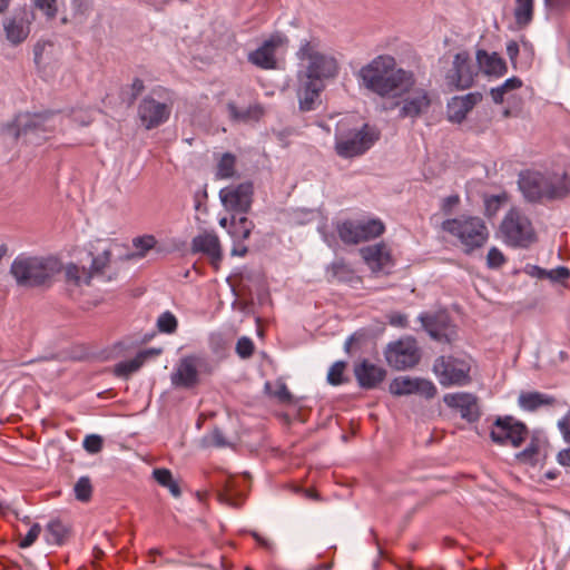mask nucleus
<instances>
[{
  "label": "nucleus",
  "instance_id": "bb28decb",
  "mask_svg": "<svg viewBox=\"0 0 570 570\" xmlns=\"http://www.w3.org/2000/svg\"><path fill=\"white\" fill-rule=\"evenodd\" d=\"M299 86L297 89L299 109L303 111L314 110L324 89V83L298 76Z\"/></svg>",
  "mask_w": 570,
  "mask_h": 570
},
{
  "label": "nucleus",
  "instance_id": "9d476101",
  "mask_svg": "<svg viewBox=\"0 0 570 570\" xmlns=\"http://www.w3.org/2000/svg\"><path fill=\"white\" fill-rule=\"evenodd\" d=\"M519 187L524 197L531 202H537L543 197L554 198V195L566 190V185L561 179L558 185H549L547 173L527 170L520 174Z\"/></svg>",
  "mask_w": 570,
  "mask_h": 570
},
{
  "label": "nucleus",
  "instance_id": "49530a36",
  "mask_svg": "<svg viewBox=\"0 0 570 570\" xmlns=\"http://www.w3.org/2000/svg\"><path fill=\"white\" fill-rule=\"evenodd\" d=\"M157 240L153 235H144L132 239L134 247L138 250V255L144 257L146 253L153 249Z\"/></svg>",
  "mask_w": 570,
  "mask_h": 570
},
{
  "label": "nucleus",
  "instance_id": "5701e85b",
  "mask_svg": "<svg viewBox=\"0 0 570 570\" xmlns=\"http://www.w3.org/2000/svg\"><path fill=\"white\" fill-rule=\"evenodd\" d=\"M481 100L482 94L478 91L452 97L446 105L448 119L451 122L461 124Z\"/></svg>",
  "mask_w": 570,
  "mask_h": 570
},
{
  "label": "nucleus",
  "instance_id": "bf43d9fd",
  "mask_svg": "<svg viewBox=\"0 0 570 570\" xmlns=\"http://www.w3.org/2000/svg\"><path fill=\"white\" fill-rule=\"evenodd\" d=\"M519 52H520V45L517 41L511 40L507 43V55L514 68H517V66H518L517 59H518Z\"/></svg>",
  "mask_w": 570,
  "mask_h": 570
},
{
  "label": "nucleus",
  "instance_id": "69168bd1",
  "mask_svg": "<svg viewBox=\"0 0 570 570\" xmlns=\"http://www.w3.org/2000/svg\"><path fill=\"white\" fill-rule=\"evenodd\" d=\"M459 200H460V198L458 195H451V196L444 198L442 208L445 212H449L452 209V207H454L459 203Z\"/></svg>",
  "mask_w": 570,
  "mask_h": 570
},
{
  "label": "nucleus",
  "instance_id": "0eeeda50",
  "mask_svg": "<svg viewBox=\"0 0 570 570\" xmlns=\"http://www.w3.org/2000/svg\"><path fill=\"white\" fill-rule=\"evenodd\" d=\"M443 230L456 237L471 252L481 247L489 237L488 228L484 222L479 217L461 216L453 219H446L442 224Z\"/></svg>",
  "mask_w": 570,
  "mask_h": 570
},
{
  "label": "nucleus",
  "instance_id": "412c9836",
  "mask_svg": "<svg viewBox=\"0 0 570 570\" xmlns=\"http://www.w3.org/2000/svg\"><path fill=\"white\" fill-rule=\"evenodd\" d=\"M420 322L429 335L439 342H450L454 335V328L446 314L422 313L419 316Z\"/></svg>",
  "mask_w": 570,
  "mask_h": 570
},
{
  "label": "nucleus",
  "instance_id": "f704fd0d",
  "mask_svg": "<svg viewBox=\"0 0 570 570\" xmlns=\"http://www.w3.org/2000/svg\"><path fill=\"white\" fill-rule=\"evenodd\" d=\"M153 476L159 485L168 489L173 497H180V488L168 469H154Z\"/></svg>",
  "mask_w": 570,
  "mask_h": 570
},
{
  "label": "nucleus",
  "instance_id": "6e6d98bb",
  "mask_svg": "<svg viewBox=\"0 0 570 570\" xmlns=\"http://www.w3.org/2000/svg\"><path fill=\"white\" fill-rule=\"evenodd\" d=\"M83 448L88 453L96 454L102 449V439L97 434L87 435L83 440Z\"/></svg>",
  "mask_w": 570,
  "mask_h": 570
},
{
  "label": "nucleus",
  "instance_id": "cd10ccee",
  "mask_svg": "<svg viewBox=\"0 0 570 570\" xmlns=\"http://www.w3.org/2000/svg\"><path fill=\"white\" fill-rule=\"evenodd\" d=\"M191 248L195 253L206 254L214 262L222 258V248L218 236L213 232H204L193 238Z\"/></svg>",
  "mask_w": 570,
  "mask_h": 570
},
{
  "label": "nucleus",
  "instance_id": "e2e57ef3",
  "mask_svg": "<svg viewBox=\"0 0 570 570\" xmlns=\"http://www.w3.org/2000/svg\"><path fill=\"white\" fill-rule=\"evenodd\" d=\"M274 396H276L282 402H289L292 400V394L284 383H279L277 385V389L274 392Z\"/></svg>",
  "mask_w": 570,
  "mask_h": 570
},
{
  "label": "nucleus",
  "instance_id": "1a4fd4ad",
  "mask_svg": "<svg viewBox=\"0 0 570 570\" xmlns=\"http://www.w3.org/2000/svg\"><path fill=\"white\" fill-rule=\"evenodd\" d=\"M385 230L380 219H345L336 223L340 239L347 245H356L381 236Z\"/></svg>",
  "mask_w": 570,
  "mask_h": 570
},
{
  "label": "nucleus",
  "instance_id": "680f3d73",
  "mask_svg": "<svg viewBox=\"0 0 570 570\" xmlns=\"http://www.w3.org/2000/svg\"><path fill=\"white\" fill-rule=\"evenodd\" d=\"M387 320L392 326L405 327L407 325V317L402 313H392L387 316Z\"/></svg>",
  "mask_w": 570,
  "mask_h": 570
},
{
  "label": "nucleus",
  "instance_id": "7ed1b4c3",
  "mask_svg": "<svg viewBox=\"0 0 570 570\" xmlns=\"http://www.w3.org/2000/svg\"><path fill=\"white\" fill-rule=\"evenodd\" d=\"M303 71L298 76L323 82L336 77L338 73V62L336 58L324 49L317 38L304 39L301 41L296 52Z\"/></svg>",
  "mask_w": 570,
  "mask_h": 570
},
{
  "label": "nucleus",
  "instance_id": "423d86ee",
  "mask_svg": "<svg viewBox=\"0 0 570 570\" xmlns=\"http://www.w3.org/2000/svg\"><path fill=\"white\" fill-rule=\"evenodd\" d=\"M500 235L505 245L527 248L537 239L534 227L529 217L519 208H511L503 217Z\"/></svg>",
  "mask_w": 570,
  "mask_h": 570
},
{
  "label": "nucleus",
  "instance_id": "6e6552de",
  "mask_svg": "<svg viewBox=\"0 0 570 570\" xmlns=\"http://www.w3.org/2000/svg\"><path fill=\"white\" fill-rule=\"evenodd\" d=\"M470 371V357L440 356L433 364V372L444 387L468 385Z\"/></svg>",
  "mask_w": 570,
  "mask_h": 570
},
{
  "label": "nucleus",
  "instance_id": "c85d7f7f",
  "mask_svg": "<svg viewBox=\"0 0 570 570\" xmlns=\"http://www.w3.org/2000/svg\"><path fill=\"white\" fill-rule=\"evenodd\" d=\"M479 69L493 77H501L507 72V63L497 52H488L480 49L476 51Z\"/></svg>",
  "mask_w": 570,
  "mask_h": 570
},
{
  "label": "nucleus",
  "instance_id": "13d9d810",
  "mask_svg": "<svg viewBox=\"0 0 570 570\" xmlns=\"http://www.w3.org/2000/svg\"><path fill=\"white\" fill-rule=\"evenodd\" d=\"M570 277V271L567 267L559 266L547 273V278L553 282H563Z\"/></svg>",
  "mask_w": 570,
  "mask_h": 570
},
{
  "label": "nucleus",
  "instance_id": "de8ad7c7",
  "mask_svg": "<svg viewBox=\"0 0 570 570\" xmlns=\"http://www.w3.org/2000/svg\"><path fill=\"white\" fill-rule=\"evenodd\" d=\"M561 179L566 185V190L561 194L554 195V198L563 197L569 193L570 178L568 177V174L564 170L547 171V180L549 181V185H558Z\"/></svg>",
  "mask_w": 570,
  "mask_h": 570
},
{
  "label": "nucleus",
  "instance_id": "864d4df0",
  "mask_svg": "<svg viewBox=\"0 0 570 570\" xmlns=\"http://www.w3.org/2000/svg\"><path fill=\"white\" fill-rule=\"evenodd\" d=\"M505 263L503 253L498 247H491L487 255V265L489 268H499Z\"/></svg>",
  "mask_w": 570,
  "mask_h": 570
},
{
  "label": "nucleus",
  "instance_id": "ea45409f",
  "mask_svg": "<svg viewBox=\"0 0 570 570\" xmlns=\"http://www.w3.org/2000/svg\"><path fill=\"white\" fill-rule=\"evenodd\" d=\"M236 157L230 153H225L218 164L216 176L220 179L232 178L235 174Z\"/></svg>",
  "mask_w": 570,
  "mask_h": 570
},
{
  "label": "nucleus",
  "instance_id": "4d7b16f0",
  "mask_svg": "<svg viewBox=\"0 0 570 570\" xmlns=\"http://www.w3.org/2000/svg\"><path fill=\"white\" fill-rule=\"evenodd\" d=\"M41 532L39 524H33L27 532V534L20 540V548H28L35 543Z\"/></svg>",
  "mask_w": 570,
  "mask_h": 570
},
{
  "label": "nucleus",
  "instance_id": "20e7f679",
  "mask_svg": "<svg viewBox=\"0 0 570 570\" xmlns=\"http://www.w3.org/2000/svg\"><path fill=\"white\" fill-rule=\"evenodd\" d=\"M350 117L342 118L336 126L335 151L342 158H353L366 153L380 138L376 127L363 124L352 127Z\"/></svg>",
  "mask_w": 570,
  "mask_h": 570
},
{
  "label": "nucleus",
  "instance_id": "8fccbe9b",
  "mask_svg": "<svg viewBox=\"0 0 570 570\" xmlns=\"http://www.w3.org/2000/svg\"><path fill=\"white\" fill-rule=\"evenodd\" d=\"M508 200V195L505 193H501L498 195H491L485 197L484 205H485V212L488 215H494L502 204H504Z\"/></svg>",
  "mask_w": 570,
  "mask_h": 570
},
{
  "label": "nucleus",
  "instance_id": "c03bdc74",
  "mask_svg": "<svg viewBox=\"0 0 570 570\" xmlns=\"http://www.w3.org/2000/svg\"><path fill=\"white\" fill-rule=\"evenodd\" d=\"M77 500L86 502L90 499L92 493V487L88 476H81L75 484L73 488Z\"/></svg>",
  "mask_w": 570,
  "mask_h": 570
},
{
  "label": "nucleus",
  "instance_id": "58836bf2",
  "mask_svg": "<svg viewBox=\"0 0 570 570\" xmlns=\"http://www.w3.org/2000/svg\"><path fill=\"white\" fill-rule=\"evenodd\" d=\"M522 86V81L518 77L507 79L502 85L491 89V97L495 104H502L504 96L510 90H515Z\"/></svg>",
  "mask_w": 570,
  "mask_h": 570
},
{
  "label": "nucleus",
  "instance_id": "c756f323",
  "mask_svg": "<svg viewBox=\"0 0 570 570\" xmlns=\"http://www.w3.org/2000/svg\"><path fill=\"white\" fill-rule=\"evenodd\" d=\"M326 276L328 281L346 283L352 286L361 282L355 271L343 259H337L331 263L326 267Z\"/></svg>",
  "mask_w": 570,
  "mask_h": 570
},
{
  "label": "nucleus",
  "instance_id": "a18cd8bd",
  "mask_svg": "<svg viewBox=\"0 0 570 570\" xmlns=\"http://www.w3.org/2000/svg\"><path fill=\"white\" fill-rule=\"evenodd\" d=\"M32 6L40 10L47 19H53L58 12V0H31Z\"/></svg>",
  "mask_w": 570,
  "mask_h": 570
},
{
  "label": "nucleus",
  "instance_id": "e433bc0d",
  "mask_svg": "<svg viewBox=\"0 0 570 570\" xmlns=\"http://www.w3.org/2000/svg\"><path fill=\"white\" fill-rule=\"evenodd\" d=\"M540 441L538 438H531L525 449L515 454V459L524 464L534 465L539 461Z\"/></svg>",
  "mask_w": 570,
  "mask_h": 570
},
{
  "label": "nucleus",
  "instance_id": "473e14b6",
  "mask_svg": "<svg viewBox=\"0 0 570 570\" xmlns=\"http://www.w3.org/2000/svg\"><path fill=\"white\" fill-rule=\"evenodd\" d=\"M253 228L254 223L245 216L239 218L233 216L229 223L228 234L233 238L234 243L244 242L250 236Z\"/></svg>",
  "mask_w": 570,
  "mask_h": 570
},
{
  "label": "nucleus",
  "instance_id": "f3484780",
  "mask_svg": "<svg viewBox=\"0 0 570 570\" xmlns=\"http://www.w3.org/2000/svg\"><path fill=\"white\" fill-rule=\"evenodd\" d=\"M360 254L374 274H391L394 267V259L391 250L384 243L362 247Z\"/></svg>",
  "mask_w": 570,
  "mask_h": 570
},
{
  "label": "nucleus",
  "instance_id": "37998d69",
  "mask_svg": "<svg viewBox=\"0 0 570 570\" xmlns=\"http://www.w3.org/2000/svg\"><path fill=\"white\" fill-rule=\"evenodd\" d=\"M110 262V250L105 248L99 255L94 257L90 272L94 276H102Z\"/></svg>",
  "mask_w": 570,
  "mask_h": 570
},
{
  "label": "nucleus",
  "instance_id": "4c0bfd02",
  "mask_svg": "<svg viewBox=\"0 0 570 570\" xmlns=\"http://www.w3.org/2000/svg\"><path fill=\"white\" fill-rule=\"evenodd\" d=\"M66 276L68 281L72 282L78 286L88 285L90 283V279L94 277L90 271L73 264L67 267Z\"/></svg>",
  "mask_w": 570,
  "mask_h": 570
},
{
  "label": "nucleus",
  "instance_id": "72a5a7b5",
  "mask_svg": "<svg viewBox=\"0 0 570 570\" xmlns=\"http://www.w3.org/2000/svg\"><path fill=\"white\" fill-rule=\"evenodd\" d=\"M148 355H150V352L144 351L131 360L117 363L115 365L114 373L119 377H128L130 374L137 372L142 366Z\"/></svg>",
  "mask_w": 570,
  "mask_h": 570
},
{
  "label": "nucleus",
  "instance_id": "aec40b11",
  "mask_svg": "<svg viewBox=\"0 0 570 570\" xmlns=\"http://www.w3.org/2000/svg\"><path fill=\"white\" fill-rule=\"evenodd\" d=\"M204 362L203 357L196 355L183 357L171 374L173 385L186 389L195 386L198 383V367H202Z\"/></svg>",
  "mask_w": 570,
  "mask_h": 570
},
{
  "label": "nucleus",
  "instance_id": "2f4dec72",
  "mask_svg": "<svg viewBox=\"0 0 570 570\" xmlns=\"http://www.w3.org/2000/svg\"><path fill=\"white\" fill-rule=\"evenodd\" d=\"M227 109L229 117L235 121H257L264 115V108L259 104H253L245 109H239L235 102H228Z\"/></svg>",
  "mask_w": 570,
  "mask_h": 570
},
{
  "label": "nucleus",
  "instance_id": "09e8293b",
  "mask_svg": "<svg viewBox=\"0 0 570 570\" xmlns=\"http://www.w3.org/2000/svg\"><path fill=\"white\" fill-rule=\"evenodd\" d=\"M345 362L337 361L328 370L327 382L331 385H340L344 380Z\"/></svg>",
  "mask_w": 570,
  "mask_h": 570
},
{
  "label": "nucleus",
  "instance_id": "a19ab883",
  "mask_svg": "<svg viewBox=\"0 0 570 570\" xmlns=\"http://www.w3.org/2000/svg\"><path fill=\"white\" fill-rule=\"evenodd\" d=\"M66 533L67 530L60 521H51L47 525L46 540L50 544H61Z\"/></svg>",
  "mask_w": 570,
  "mask_h": 570
},
{
  "label": "nucleus",
  "instance_id": "3c124183",
  "mask_svg": "<svg viewBox=\"0 0 570 570\" xmlns=\"http://www.w3.org/2000/svg\"><path fill=\"white\" fill-rule=\"evenodd\" d=\"M205 446L223 448L227 445V441L220 430L214 429L212 432L203 438Z\"/></svg>",
  "mask_w": 570,
  "mask_h": 570
},
{
  "label": "nucleus",
  "instance_id": "603ef678",
  "mask_svg": "<svg viewBox=\"0 0 570 570\" xmlns=\"http://www.w3.org/2000/svg\"><path fill=\"white\" fill-rule=\"evenodd\" d=\"M68 120L80 126H87L92 121V112L88 109L72 110L71 115L68 117Z\"/></svg>",
  "mask_w": 570,
  "mask_h": 570
},
{
  "label": "nucleus",
  "instance_id": "393cba45",
  "mask_svg": "<svg viewBox=\"0 0 570 570\" xmlns=\"http://www.w3.org/2000/svg\"><path fill=\"white\" fill-rule=\"evenodd\" d=\"M443 401L449 407L458 410L462 419L469 422L479 419L478 402L473 394L465 392L449 393L444 395Z\"/></svg>",
  "mask_w": 570,
  "mask_h": 570
},
{
  "label": "nucleus",
  "instance_id": "c9c22d12",
  "mask_svg": "<svg viewBox=\"0 0 570 570\" xmlns=\"http://www.w3.org/2000/svg\"><path fill=\"white\" fill-rule=\"evenodd\" d=\"M533 0H515L514 20L519 27L528 26L533 17Z\"/></svg>",
  "mask_w": 570,
  "mask_h": 570
},
{
  "label": "nucleus",
  "instance_id": "0e129e2a",
  "mask_svg": "<svg viewBox=\"0 0 570 570\" xmlns=\"http://www.w3.org/2000/svg\"><path fill=\"white\" fill-rule=\"evenodd\" d=\"M318 232L322 235L323 240L330 246V247H336L337 240L336 237L333 234H328L325 232V227H318Z\"/></svg>",
  "mask_w": 570,
  "mask_h": 570
},
{
  "label": "nucleus",
  "instance_id": "774afa93",
  "mask_svg": "<svg viewBox=\"0 0 570 570\" xmlns=\"http://www.w3.org/2000/svg\"><path fill=\"white\" fill-rule=\"evenodd\" d=\"M243 242H236L234 243L232 255L243 257L247 253V247L242 244Z\"/></svg>",
  "mask_w": 570,
  "mask_h": 570
},
{
  "label": "nucleus",
  "instance_id": "f8f14e48",
  "mask_svg": "<svg viewBox=\"0 0 570 570\" xmlns=\"http://www.w3.org/2000/svg\"><path fill=\"white\" fill-rule=\"evenodd\" d=\"M528 428L512 416L498 417L490 432L491 440L499 445L519 448L528 439Z\"/></svg>",
  "mask_w": 570,
  "mask_h": 570
},
{
  "label": "nucleus",
  "instance_id": "9b49d317",
  "mask_svg": "<svg viewBox=\"0 0 570 570\" xmlns=\"http://www.w3.org/2000/svg\"><path fill=\"white\" fill-rule=\"evenodd\" d=\"M478 70L466 50L453 56L451 66L445 70L444 78L449 87L465 90L473 86Z\"/></svg>",
  "mask_w": 570,
  "mask_h": 570
},
{
  "label": "nucleus",
  "instance_id": "b1692460",
  "mask_svg": "<svg viewBox=\"0 0 570 570\" xmlns=\"http://www.w3.org/2000/svg\"><path fill=\"white\" fill-rule=\"evenodd\" d=\"M431 105L432 97L430 91L424 88H416L404 98L400 109V116L415 119L426 112Z\"/></svg>",
  "mask_w": 570,
  "mask_h": 570
},
{
  "label": "nucleus",
  "instance_id": "f257e3e1",
  "mask_svg": "<svg viewBox=\"0 0 570 570\" xmlns=\"http://www.w3.org/2000/svg\"><path fill=\"white\" fill-rule=\"evenodd\" d=\"M360 85L381 98H396L407 92L414 85L412 71L397 68L390 55L375 57L358 71Z\"/></svg>",
  "mask_w": 570,
  "mask_h": 570
},
{
  "label": "nucleus",
  "instance_id": "39448f33",
  "mask_svg": "<svg viewBox=\"0 0 570 570\" xmlns=\"http://www.w3.org/2000/svg\"><path fill=\"white\" fill-rule=\"evenodd\" d=\"M65 116L60 112L21 114L13 121L16 138H23L29 144H40L62 125Z\"/></svg>",
  "mask_w": 570,
  "mask_h": 570
},
{
  "label": "nucleus",
  "instance_id": "a211bd4d",
  "mask_svg": "<svg viewBox=\"0 0 570 570\" xmlns=\"http://www.w3.org/2000/svg\"><path fill=\"white\" fill-rule=\"evenodd\" d=\"M390 392L396 396L417 394L425 399H432L436 394V387L430 380L399 376L390 383Z\"/></svg>",
  "mask_w": 570,
  "mask_h": 570
},
{
  "label": "nucleus",
  "instance_id": "052dcab7",
  "mask_svg": "<svg viewBox=\"0 0 570 570\" xmlns=\"http://www.w3.org/2000/svg\"><path fill=\"white\" fill-rule=\"evenodd\" d=\"M559 430L567 442H570V411L559 421Z\"/></svg>",
  "mask_w": 570,
  "mask_h": 570
},
{
  "label": "nucleus",
  "instance_id": "5fc2aeb1",
  "mask_svg": "<svg viewBox=\"0 0 570 570\" xmlns=\"http://www.w3.org/2000/svg\"><path fill=\"white\" fill-rule=\"evenodd\" d=\"M254 352V343L250 338L243 336L237 341L236 344V353L242 358H247L252 356Z\"/></svg>",
  "mask_w": 570,
  "mask_h": 570
},
{
  "label": "nucleus",
  "instance_id": "338daca9",
  "mask_svg": "<svg viewBox=\"0 0 570 570\" xmlns=\"http://www.w3.org/2000/svg\"><path fill=\"white\" fill-rule=\"evenodd\" d=\"M558 462L563 466H570V448L559 452Z\"/></svg>",
  "mask_w": 570,
  "mask_h": 570
},
{
  "label": "nucleus",
  "instance_id": "ddd939ff",
  "mask_svg": "<svg viewBox=\"0 0 570 570\" xmlns=\"http://www.w3.org/2000/svg\"><path fill=\"white\" fill-rule=\"evenodd\" d=\"M385 358L391 367L399 371L413 367L420 361L416 341L406 336L390 343L385 351Z\"/></svg>",
  "mask_w": 570,
  "mask_h": 570
},
{
  "label": "nucleus",
  "instance_id": "2eb2a0df",
  "mask_svg": "<svg viewBox=\"0 0 570 570\" xmlns=\"http://www.w3.org/2000/svg\"><path fill=\"white\" fill-rule=\"evenodd\" d=\"M170 114L171 105L159 101L151 96L145 97L138 106V119L147 130L165 124Z\"/></svg>",
  "mask_w": 570,
  "mask_h": 570
},
{
  "label": "nucleus",
  "instance_id": "79ce46f5",
  "mask_svg": "<svg viewBox=\"0 0 570 570\" xmlns=\"http://www.w3.org/2000/svg\"><path fill=\"white\" fill-rule=\"evenodd\" d=\"M177 318L171 312H164L157 320V328L160 333L173 334L177 328Z\"/></svg>",
  "mask_w": 570,
  "mask_h": 570
},
{
  "label": "nucleus",
  "instance_id": "6ab92c4d",
  "mask_svg": "<svg viewBox=\"0 0 570 570\" xmlns=\"http://www.w3.org/2000/svg\"><path fill=\"white\" fill-rule=\"evenodd\" d=\"M33 13L27 10L14 11L3 20V30L7 40L17 46L22 43L30 35Z\"/></svg>",
  "mask_w": 570,
  "mask_h": 570
},
{
  "label": "nucleus",
  "instance_id": "f03ea898",
  "mask_svg": "<svg viewBox=\"0 0 570 570\" xmlns=\"http://www.w3.org/2000/svg\"><path fill=\"white\" fill-rule=\"evenodd\" d=\"M60 272L59 259L28 253L16 256L9 268L17 285L28 288L50 286Z\"/></svg>",
  "mask_w": 570,
  "mask_h": 570
},
{
  "label": "nucleus",
  "instance_id": "7c9ffc66",
  "mask_svg": "<svg viewBox=\"0 0 570 570\" xmlns=\"http://www.w3.org/2000/svg\"><path fill=\"white\" fill-rule=\"evenodd\" d=\"M553 403L554 399L552 396L540 392H522L518 399L519 406L528 412H533L541 406L552 405Z\"/></svg>",
  "mask_w": 570,
  "mask_h": 570
},
{
  "label": "nucleus",
  "instance_id": "4be33fe9",
  "mask_svg": "<svg viewBox=\"0 0 570 570\" xmlns=\"http://www.w3.org/2000/svg\"><path fill=\"white\" fill-rule=\"evenodd\" d=\"M61 57V47L52 40H38L33 46V61L43 76Z\"/></svg>",
  "mask_w": 570,
  "mask_h": 570
},
{
  "label": "nucleus",
  "instance_id": "4468645a",
  "mask_svg": "<svg viewBox=\"0 0 570 570\" xmlns=\"http://www.w3.org/2000/svg\"><path fill=\"white\" fill-rule=\"evenodd\" d=\"M287 45L286 36L276 32L248 53V61L257 68L272 70L277 67L276 52Z\"/></svg>",
  "mask_w": 570,
  "mask_h": 570
},
{
  "label": "nucleus",
  "instance_id": "a878e982",
  "mask_svg": "<svg viewBox=\"0 0 570 570\" xmlns=\"http://www.w3.org/2000/svg\"><path fill=\"white\" fill-rule=\"evenodd\" d=\"M354 374L361 387L370 390L376 387L386 375V371L367 360L361 361L354 367Z\"/></svg>",
  "mask_w": 570,
  "mask_h": 570
},
{
  "label": "nucleus",
  "instance_id": "dca6fc26",
  "mask_svg": "<svg viewBox=\"0 0 570 570\" xmlns=\"http://www.w3.org/2000/svg\"><path fill=\"white\" fill-rule=\"evenodd\" d=\"M219 198L229 212L245 214L249 210L253 200V184L243 183L220 189Z\"/></svg>",
  "mask_w": 570,
  "mask_h": 570
}]
</instances>
